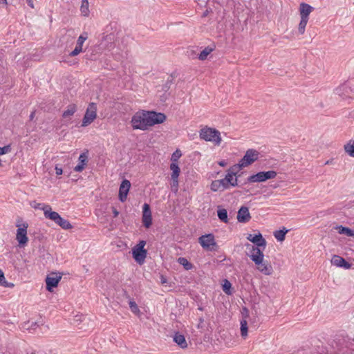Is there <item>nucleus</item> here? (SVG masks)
<instances>
[{
	"mask_svg": "<svg viewBox=\"0 0 354 354\" xmlns=\"http://www.w3.org/2000/svg\"><path fill=\"white\" fill-rule=\"evenodd\" d=\"M166 120V115L156 111H142L137 112L131 118L133 129L147 130L155 124H161Z\"/></svg>",
	"mask_w": 354,
	"mask_h": 354,
	"instance_id": "f257e3e1",
	"label": "nucleus"
},
{
	"mask_svg": "<svg viewBox=\"0 0 354 354\" xmlns=\"http://www.w3.org/2000/svg\"><path fill=\"white\" fill-rule=\"evenodd\" d=\"M259 152L254 149H249L246 151L243 157L239 162L234 165V169H243L246 167L259 159Z\"/></svg>",
	"mask_w": 354,
	"mask_h": 354,
	"instance_id": "f03ea898",
	"label": "nucleus"
},
{
	"mask_svg": "<svg viewBox=\"0 0 354 354\" xmlns=\"http://www.w3.org/2000/svg\"><path fill=\"white\" fill-rule=\"evenodd\" d=\"M200 138L205 141L212 142L219 145L221 142L220 132L216 129L205 127L200 131Z\"/></svg>",
	"mask_w": 354,
	"mask_h": 354,
	"instance_id": "7ed1b4c3",
	"label": "nucleus"
},
{
	"mask_svg": "<svg viewBox=\"0 0 354 354\" xmlns=\"http://www.w3.org/2000/svg\"><path fill=\"white\" fill-rule=\"evenodd\" d=\"M16 226L17 227L16 239L20 246H24L28 241L27 236V229L28 224L26 222H22V219L17 220Z\"/></svg>",
	"mask_w": 354,
	"mask_h": 354,
	"instance_id": "20e7f679",
	"label": "nucleus"
},
{
	"mask_svg": "<svg viewBox=\"0 0 354 354\" xmlns=\"http://www.w3.org/2000/svg\"><path fill=\"white\" fill-rule=\"evenodd\" d=\"M146 241L140 240L132 249V256L134 260L140 265L144 263L147 257V251L145 249Z\"/></svg>",
	"mask_w": 354,
	"mask_h": 354,
	"instance_id": "39448f33",
	"label": "nucleus"
},
{
	"mask_svg": "<svg viewBox=\"0 0 354 354\" xmlns=\"http://www.w3.org/2000/svg\"><path fill=\"white\" fill-rule=\"evenodd\" d=\"M246 248L248 250L247 252V255L255 264H259L261 262V259L264 257L263 250L265 249H263L262 247L253 245L249 243L246 244Z\"/></svg>",
	"mask_w": 354,
	"mask_h": 354,
	"instance_id": "423d86ee",
	"label": "nucleus"
},
{
	"mask_svg": "<svg viewBox=\"0 0 354 354\" xmlns=\"http://www.w3.org/2000/svg\"><path fill=\"white\" fill-rule=\"evenodd\" d=\"M277 175V173L274 170H270L267 171H260L256 174L250 176L248 178V182L249 183H261L265 182L269 179L274 178Z\"/></svg>",
	"mask_w": 354,
	"mask_h": 354,
	"instance_id": "0eeeda50",
	"label": "nucleus"
},
{
	"mask_svg": "<svg viewBox=\"0 0 354 354\" xmlns=\"http://www.w3.org/2000/svg\"><path fill=\"white\" fill-rule=\"evenodd\" d=\"M201 245L206 250L215 251L218 245L212 234L202 235L198 239Z\"/></svg>",
	"mask_w": 354,
	"mask_h": 354,
	"instance_id": "6e6552de",
	"label": "nucleus"
},
{
	"mask_svg": "<svg viewBox=\"0 0 354 354\" xmlns=\"http://www.w3.org/2000/svg\"><path fill=\"white\" fill-rule=\"evenodd\" d=\"M97 117V106L91 102L88 104L84 116L82 119V127H87L91 124Z\"/></svg>",
	"mask_w": 354,
	"mask_h": 354,
	"instance_id": "1a4fd4ad",
	"label": "nucleus"
},
{
	"mask_svg": "<svg viewBox=\"0 0 354 354\" xmlns=\"http://www.w3.org/2000/svg\"><path fill=\"white\" fill-rule=\"evenodd\" d=\"M61 279L62 275L57 273L53 272L50 276H47L46 278V290L49 292H52L53 289L58 286Z\"/></svg>",
	"mask_w": 354,
	"mask_h": 354,
	"instance_id": "9d476101",
	"label": "nucleus"
},
{
	"mask_svg": "<svg viewBox=\"0 0 354 354\" xmlns=\"http://www.w3.org/2000/svg\"><path fill=\"white\" fill-rule=\"evenodd\" d=\"M142 223L143 225L149 228L152 224V216L150 206L147 203H145L142 206Z\"/></svg>",
	"mask_w": 354,
	"mask_h": 354,
	"instance_id": "9b49d317",
	"label": "nucleus"
},
{
	"mask_svg": "<svg viewBox=\"0 0 354 354\" xmlns=\"http://www.w3.org/2000/svg\"><path fill=\"white\" fill-rule=\"evenodd\" d=\"M131 187L129 180L124 179L122 181L119 189V199L121 202H124Z\"/></svg>",
	"mask_w": 354,
	"mask_h": 354,
	"instance_id": "f8f14e48",
	"label": "nucleus"
},
{
	"mask_svg": "<svg viewBox=\"0 0 354 354\" xmlns=\"http://www.w3.org/2000/svg\"><path fill=\"white\" fill-rule=\"evenodd\" d=\"M247 239L253 243L255 245L262 247L263 249H265L266 247V241L261 233L254 235L250 234L247 236Z\"/></svg>",
	"mask_w": 354,
	"mask_h": 354,
	"instance_id": "ddd939ff",
	"label": "nucleus"
},
{
	"mask_svg": "<svg viewBox=\"0 0 354 354\" xmlns=\"http://www.w3.org/2000/svg\"><path fill=\"white\" fill-rule=\"evenodd\" d=\"M251 218L249 209L245 206H242L237 213V220L240 223H247Z\"/></svg>",
	"mask_w": 354,
	"mask_h": 354,
	"instance_id": "4468645a",
	"label": "nucleus"
},
{
	"mask_svg": "<svg viewBox=\"0 0 354 354\" xmlns=\"http://www.w3.org/2000/svg\"><path fill=\"white\" fill-rule=\"evenodd\" d=\"M331 263L334 266L345 269H350L352 266L351 263L347 262L343 257L338 255H334L333 257Z\"/></svg>",
	"mask_w": 354,
	"mask_h": 354,
	"instance_id": "2eb2a0df",
	"label": "nucleus"
},
{
	"mask_svg": "<svg viewBox=\"0 0 354 354\" xmlns=\"http://www.w3.org/2000/svg\"><path fill=\"white\" fill-rule=\"evenodd\" d=\"M256 266L258 270L261 273L266 275L272 274V266L268 261L264 260V257L261 259V262H260L259 264H256Z\"/></svg>",
	"mask_w": 354,
	"mask_h": 354,
	"instance_id": "dca6fc26",
	"label": "nucleus"
},
{
	"mask_svg": "<svg viewBox=\"0 0 354 354\" xmlns=\"http://www.w3.org/2000/svg\"><path fill=\"white\" fill-rule=\"evenodd\" d=\"M239 169H234V166H232V167H230L227 170V173L225 175V176L229 178L228 181H230L229 183L230 184V186H232V187H236V186H238L237 178H234V177L236 176L237 171Z\"/></svg>",
	"mask_w": 354,
	"mask_h": 354,
	"instance_id": "f3484780",
	"label": "nucleus"
},
{
	"mask_svg": "<svg viewBox=\"0 0 354 354\" xmlns=\"http://www.w3.org/2000/svg\"><path fill=\"white\" fill-rule=\"evenodd\" d=\"M313 8L308 3H301L299 6L300 16L302 19L308 20V16L313 10Z\"/></svg>",
	"mask_w": 354,
	"mask_h": 354,
	"instance_id": "a211bd4d",
	"label": "nucleus"
},
{
	"mask_svg": "<svg viewBox=\"0 0 354 354\" xmlns=\"http://www.w3.org/2000/svg\"><path fill=\"white\" fill-rule=\"evenodd\" d=\"M44 216L46 218L53 221L56 223L60 215L57 212L52 211L51 207L48 205L45 209Z\"/></svg>",
	"mask_w": 354,
	"mask_h": 354,
	"instance_id": "6ab92c4d",
	"label": "nucleus"
},
{
	"mask_svg": "<svg viewBox=\"0 0 354 354\" xmlns=\"http://www.w3.org/2000/svg\"><path fill=\"white\" fill-rule=\"evenodd\" d=\"M174 342H176L182 348H185L187 347V344L185 336L180 333H175L174 336Z\"/></svg>",
	"mask_w": 354,
	"mask_h": 354,
	"instance_id": "aec40b11",
	"label": "nucleus"
},
{
	"mask_svg": "<svg viewBox=\"0 0 354 354\" xmlns=\"http://www.w3.org/2000/svg\"><path fill=\"white\" fill-rule=\"evenodd\" d=\"M77 111V107L75 104H69L66 109L63 112L62 117L64 118H67L71 115H73Z\"/></svg>",
	"mask_w": 354,
	"mask_h": 354,
	"instance_id": "412c9836",
	"label": "nucleus"
},
{
	"mask_svg": "<svg viewBox=\"0 0 354 354\" xmlns=\"http://www.w3.org/2000/svg\"><path fill=\"white\" fill-rule=\"evenodd\" d=\"M169 167H170V169L172 171L171 174V179L178 178V176H179V174L180 172V167H179L178 163L171 162L170 164Z\"/></svg>",
	"mask_w": 354,
	"mask_h": 354,
	"instance_id": "4be33fe9",
	"label": "nucleus"
},
{
	"mask_svg": "<svg viewBox=\"0 0 354 354\" xmlns=\"http://www.w3.org/2000/svg\"><path fill=\"white\" fill-rule=\"evenodd\" d=\"M80 12L81 15L84 17H88L90 10H89V3L88 0H82L81 6H80Z\"/></svg>",
	"mask_w": 354,
	"mask_h": 354,
	"instance_id": "5701e85b",
	"label": "nucleus"
},
{
	"mask_svg": "<svg viewBox=\"0 0 354 354\" xmlns=\"http://www.w3.org/2000/svg\"><path fill=\"white\" fill-rule=\"evenodd\" d=\"M56 224H57L59 226H60L64 230H70L73 227V226L70 223V222L68 220L64 219V218L61 217V216L57 219Z\"/></svg>",
	"mask_w": 354,
	"mask_h": 354,
	"instance_id": "b1692460",
	"label": "nucleus"
},
{
	"mask_svg": "<svg viewBox=\"0 0 354 354\" xmlns=\"http://www.w3.org/2000/svg\"><path fill=\"white\" fill-rule=\"evenodd\" d=\"M344 149L345 152L351 157L354 158V140H350L344 145Z\"/></svg>",
	"mask_w": 354,
	"mask_h": 354,
	"instance_id": "393cba45",
	"label": "nucleus"
},
{
	"mask_svg": "<svg viewBox=\"0 0 354 354\" xmlns=\"http://www.w3.org/2000/svg\"><path fill=\"white\" fill-rule=\"evenodd\" d=\"M288 230L283 227V230H277L274 232V236L279 241H283L285 239V236L286 233L288 232Z\"/></svg>",
	"mask_w": 354,
	"mask_h": 354,
	"instance_id": "a878e982",
	"label": "nucleus"
},
{
	"mask_svg": "<svg viewBox=\"0 0 354 354\" xmlns=\"http://www.w3.org/2000/svg\"><path fill=\"white\" fill-rule=\"evenodd\" d=\"M217 216L222 222L225 223H227L229 222L227 218V212L225 209H218L217 211Z\"/></svg>",
	"mask_w": 354,
	"mask_h": 354,
	"instance_id": "bb28decb",
	"label": "nucleus"
},
{
	"mask_svg": "<svg viewBox=\"0 0 354 354\" xmlns=\"http://www.w3.org/2000/svg\"><path fill=\"white\" fill-rule=\"evenodd\" d=\"M214 48L210 46L205 47L199 54L198 59L200 60H205L207 56L213 51Z\"/></svg>",
	"mask_w": 354,
	"mask_h": 354,
	"instance_id": "cd10ccee",
	"label": "nucleus"
},
{
	"mask_svg": "<svg viewBox=\"0 0 354 354\" xmlns=\"http://www.w3.org/2000/svg\"><path fill=\"white\" fill-rule=\"evenodd\" d=\"M177 261L187 270H191L193 268V265L185 257H179Z\"/></svg>",
	"mask_w": 354,
	"mask_h": 354,
	"instance_id": "c85d7f7f",
	"label": "nucleus"
},
{
	"mask_svg": "<svg viewBox=\"0 0 354 354\" xmlns=\"http://www.w3.org/2000/svg\"><path fill=\"white\" fill-rule=\"evenodd\" d=\"M337 229H338V232L341 234H346L348 236H353V231L348 227L339 225L337 227Z\"/></svg>",
	"mask_w": 354,
	"mask_h": 354,
	"instance_id": "c756f323",
	"label": "nucleus"
},
{
	"mask_svg": "<svg viewBox=\"0 0 354 354\" xmlns=\"http://www.w3.org/2000/svg\"><path fill=\"white\" fill-rule=\"evenodd\" d=\"M248 322L245 319L241 321V334L242 337H246L248 335Z\"/></svg>",
	"mask_w": 354,
	"mask_h": 354,
	"instance_id": "7c9ffc66",
	"label": "nucleus"
},
{
	"mask_svg": "<svg viewBox=\"0 0 354 354\" xmlns=\"http://www.w3.org/2000/svg\"><path fill=\"white\" fill-rule=\"evenodd\" d=\"M222 287H223V290L224 291V292L225 294H227L228 295H232V293L231 291L232 284L228 280L225 279L224 281V283H223Z\"/></svg>",
	"mask_w": 354,
	"mask_h": 354,
	"instance_id": "2f4dec72",
	"label": "nucleus"
},
{
	"mask_svg": "<svg viewBox=\"0 0 354 354\" xmlns=\"http://www.w3.org/2000/svg\"><path fill=\"white\" fill-rule=\"evenodd\" d=\"M308 19L301 18V21L299 24L298 31L300 35H303L305 32V28L308 23Z\"/></svg>",
	"mask_w": 354,
	"mask_h": 354,
	"instance_id": "473e14b6",
	"label": "nucleus"
},
{
	"mask_svg": "<svg viewBox=\"0 0 354 354\" xmlns=\"http://www.w3.org/2000/svg\"><path fill=\"white\" fill-rule=\"evenodd\" d=\"M228 180H229V178L226 177V176L224 178H223V179L218 180H219V183L221 184V187L223 191L230 188V184L229 183L230 181H228Z\"/></svg>",
	"mask_w": 354,
	"mask_h": 354,
	"instance_id": "72a5a7b5",
	"label": "nucleus"
},
{
	"mask_svg": "<svg viewBox=\"0 0 354 354\" xmlns=\"http://www.w3.org/2000/svg\"><path fill=\"white\" fill-rule=\"evenodd\" d=\"M210 189L213 192L223 191L218 180H215L212 182Z\"/></svg>",
	"mask_w": 354,
	"mask_h": 354,
	"instance_id": "f704fd0d",
	"label": "nucleus"
},
{
	"mask_svg": "<svg viewBox=\"0 0 354 354\" xmlns=\"http://www.w3.org/2000/svg\"><path fill=\"white\" fill-rule=\"evenodd\" d=\"M129 308L133 313H134L136 315H138L140 313V309H139L137 304L136 303V301H134L133 300H130L129 302Z\"/></svg>",
	"mask_w": 354,
	"mask_h": 354,
	"instance_id": "c9c22d12",
	"label": "nucleus"
},
{
	"mask_svg": "<svg viewBox=\"0 0 354 354\" xmlns=\"http://www.w3.org/2000/svg\"><path fill=\"white\" fill-rule=\"evenodd\" d=\"M88 39V33L84 32L82 34L80 35L77 39V45L80 46L82 48L83 44Z\"/></svg>",
	"mask_w": 354,
	"mask_h": 354,
	"instance_id": "e433bc0d",
	"label": "nucleus"
},
{
	"mask_svg": "<svg viewBox=\"0 0 354 354\" xmlns=\"http://www.w3.org/2000/svg\"><path fill=\"white\" fill-rule=\"evenodd\" d=\"M181 156H182L181 151L179 149H176L171 155V162L177 163L178 159L181 157Z\"/></svg>",
	"mask_w": 354,
	"mask_h": 354,
	"instance_id": "4c0bfd02",
	"label": "nucleus"
},
{
	"mask_svg": "<svg viewBox=\"0 0 354 354\" xmlns=\"http://www.w3.org/2000/svg\"><path fill=\"white\" fill-rule=\"evenodd\" d=\"M0 285L3 286L4 287H10L13 286L14 285L12 283L9 284L4 277L3 272L0 270Z\"/></svg>",
	"mask_w": 354,
	"mask_h": 354,
	"instance_id": "58836bf2",
	"label": "nucleus"
},
{
	"mask_svg": "<svg viewBox=\"0 0 354 354\" xmlns=\"http://www.w3.org/2000/svg\"><path fill=\"white\" fill-rule=\"evenodd\" d=\"M347 89V87L345 85H342L337 88L335 91V93L339 96H344L345 91Z\"/></svg>",
	"mask_w": 354,
	"mask_h": 354,
	"instance_id": "ea45409f",
	"label": "nucleus"
},
{
	"mask_svg": "<svg viewBox=\"0 0 354 354\" xmlns=\"http://www.w3.org/2000/svg\"><path fill=\"white\" fill-rule=\"evenodd\" d=\"M79 163L83 165H86L88 161V156L86 153H82L79 156Z\"/></svg>",
	"mask_w": 354,
	"mask_h": 354,
	"instance_id": "a19ab883",
	"label": "nucleus"
},
{
	"mask_svg": "<svg viewBox=\"0 0 354 354\" xmlns=\"http://www.w3.org/2000/svg\"><path fill=\"white\" fill-rule=\"evenodd\" d=\"M33 203L34 204L32 205V207L33 208L37 209H41L44 211V213L45 212L46 207L48 205H46L44 203H36L35 201H34Z\"/></svg>",
	"mask_w": 354,
	"mask_h": 354,
	"instance_id": "79ce46f5",
	"label": "nucleus"
},
{
	"mask_svg": "<svg viewBox=\"0 0 354 354\" xmlns=\"http://www.w3.org/2000/svg\"><path fill=\"white\" fill-rule=\"evenodd\" d=\"M10 151H11L10 145H8L3 147H0V156L8 153Z\"/></svg>",
	"mask_w": 354,
	"mask_h": 354,
	"instance_id": "37998d69",
	"label": "nucleus"
},
{
	"mask_svg": "<svg viewBox=\"0 0 354 354\" xmlns=\"http://www.w3.org/2000/svg\"><path fill=\"white\" fill-rule=\"evenodd\" d=\"M82 51V48L76 44L75 49L69 53V56L75 57Z\"/></svg>",
	"mask_w": 354,
	"mask_h": 354,
	"instance_id": "c03bdc74",
	"label": "nucleus"
},
{
	"mask_svg": "<svg viewBox=\"0 0 354 354\" xmlns=\"http://www.w3.org/2000/svg\"><path fill=\"white\" fill-rule=\"evenodd\" d=\"M84 165H82V164H80L78 163L75 167H74V171H76V172H81L83 171V169H84Z\"/></svg>",
	"mask_w": 354,
	"mask_h": 354,
	"instance_id": "a18cd8bd",
	"label": "nucleus"
},
{
	"mask_svg": "<svg viewBox=\"0 0 354 354\" xmlns=\"http://www.w3.org/2000/svg\"><path fill=\"white\" fill-rule=\"evenodd\" d=\"M171 180H172L171 188L173 189L174 187H175V190L177 191L178 187V178L171 179Z\"/></svg>",
	"mask_w": 354,
	"mask_h": 354,
	"instance_id": "49530a36",
	"label": "nucleus"
},
{
	"mask_svg": "<svg viewBox=\"0 0 354 354\" xmlns=\"http://www.w3.org/2000/svg\"><path fill=\"white\" fill-rule=\"evenodd\" d=\"M55 173L57 176H59L61 174H62L63 173V171H62V169L61 167H59L57 166L55 167Z\"/></svg>",
	"mask_w": 354,
	"mask_h": 354,
	"instance_id": "de8ad7c7",
	"label": "nucleus"
},
{
	"mask_svg": "<svg viewBox=\"0 0 354 354\" xmlns=\"http://www.w3.org/2000/svg\"><path fill=\"white\" fill-rule=\"evenodd\" d=\"M112 212H113V217H115V218L117 217L119 215V212L115 207H112Z\"/></svg>",
	"mask_w": 354,
	"mask_h": 354,
	"instance_id": "09e8293b",
	"label": "nucleus"
},
{
	"mask_svg": "<svg viewBox=\"0 0 354 354\" xmlns=\"http://www.w3.org/2000/svg\"><path fill=\"white\" fill-rule=\"evenodd\" d=\"M27 4L31 8H34L35 6H34V1L33 0H26Z\"/></svg>",
	"mask_w": 354,
	"mask_h": 354,
	"instance_id": "8fccbe9b",
	"label": "nucleus"
},
{
	"mask_svg": "<svg viewBox=\"0 0 354 354\" xmlns=\"http://www.w3.org/2000/svg\"><path fill=\"white\" fill-rule=\"evenodd\" d=\"M35 111H33L30 114V116H29L30 120H32L34 119V118H35Z\"/></svg>",
	"mask_w": 354,
	"mask_h": 354,
	"instance_id": "3c124183",
	"label": "nucleus"
},
{
	"mask_svg": "<svg viewBox=\"0 0 354 354\" xmlns=\"http://www.w3.org/2000/svg\"><path fill=\"white\" fill-rule=\"evenodd\" d=\"M218 165H219L220 166H221V167H224V166H225V165H226V162H225V160L220 161V162H218Z\"/></svg>",
	"mask_w": 354,
	"mask_h": 354,
	"instance_id": "603ef678",
	"label": "nucleus"
},
{
	"mask_svg": "<svg viewBox=\"0 0 354 354\" xmlns=\"http://www.w3.org/2000/svg\"><path fill=\"white\" fill-rule=\"evenodd\" d=\"M36 326H37V322H32L30 327H31L32 328H35V327Z\"/></svg>",
	"mask_w": 354,
	"mask_h": 354,
	"instance_id": "864d4df0",
	"label": "nucleus"
},
{
	"mask_svg": "<svg viewBox=\"0 0 354 354\" xmlns=\"http://www.w3.org/2000/svg\"><path fill=\"white\" fill-rule=\"evenodd\" d=\"M0 3L7 4V0H0Z\"/></svg>",
	"mask_w": 354,
	"mask_h": 354,
	"instance_id": "5fc2aeb1",
	"label": "nucleus"
},
{
	"mask_svg": "<svg viewBox=\"0 0 354 354\" xmlns=\"http://www.w3.org/2000/svg\"><path fill=\"white\" fill-rule=\"evenodd\" d=\"M26 354H37L35 351L27 352Z\"/></svg>",
	"mask_w": 354,
	"mask_h": 354,
	"instance_id": "6e6d98bb",
	"label": "nucleus"
},
{
	"mask_svg": "<svg viewBox=\"0 0 354 354\" xmlns=\"http://www.w3.org/2000/svg\"><path fill=\"white\" fill-rule=\"evenodd\" d=\"M243 310H245L246 313H248V309L246 308H244Z\"/></svg>",
	"mask_w": 354,
	"mask_h": 354,
	"instance_id": "4d7b16f0",
	"label": "nucleus"
},
{
	"mask_svg": "<svg viewBox=\"0 0 354 354\" xmlns=\"http://www.w3.org/2000/svg\"><path fill=\"white\" fill-rule=\"evenodd\" d=\"M162 283H165V279H162Z\"/></svg>",
	"mask_w": 354,
	"mask_h": 354,
	"instance_id": "13d9d810",
	"label": "nucleus"
},
{
	"mask_svg": "<svg viewBox=\"0 0 354 354\" xmlns=\"http://www.w3.org/2000/svg\"><path fill=\"white\" fill-rule=\"evenodd\" d=\"M329 163H330V161H327V162H326V165H327V164H329Z\"/></svg>",
	"mask_w": 354,
	"mask_h": 354,
	"instance_id": "bf43d9fd",
	"label": "nucleus"
}]
</instances>
